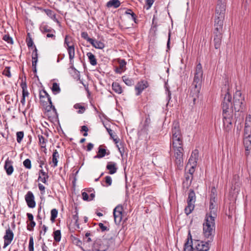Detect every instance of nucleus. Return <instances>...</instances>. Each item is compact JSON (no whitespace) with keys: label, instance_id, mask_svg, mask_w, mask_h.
Listing matches in <instances>:
<instances>
[{"label":"nucleus","instance_id":"obj_11","mask_svg":"<svg viewBox=\"0 0 251 251\" xmlns=\"http://www.w3.org/2000/svg\"><path fill=\"white\" fill-rule=\"evenodd\" d=\"M172 140L183 139L178 122L175 121L172 127Z\"/></svg>","mask_w":251,"mask_h":251},{"label":"nucleus","instance_id":"obj_36","mask_svg":"<svg viewBox=\"0 0 251 251\" xmlns=\"http://www.w3.org/2000/svg\"><path fill=\"white\" fill-rule=\"evenodd\" d=\"M51 90L54 94H57L60 92V88L59 86L56 82L53 83Z\"/></svg>","mask_w":251,"mask_h":251},{"label":"nucleus","instance_id":"obj_30","mask_svg":"<svg viewBox=\"0 0 251 251\" xmlns=\"http://www.w3.org/2000/svg\"><path fill=\"white\" fill-rule=\"evenodd\" d=\"M38 137L39 139V144L40 145L41 148L46 149L48 140L45 138L42 135L39 134L38 135Z\"/></svg>","mask_w":251,"mask_h":251},{"label":"nucleus","instance_id":"obj_44","mask_svg":"<svg viewBox=\"0 0 251 251\" xmlns=\"http://www.w3.org/2000/svg\"><path fill=\"white\" fill-rule=\"evenodd\" d=\"M24 136L23 131H18L16 133L17 141L18 143H21Z\"/></svg>","mask_w":251,"mask_h":251},{"label":"nucleus","instance_id":"obj_46","mask_svg":"<svg viewBox=\"0 0 251 251\" xmlns=\"http://www.w3.org/2000/svg\"><path fill=\"white\" fill-rule=\"evenodd\" d=\"M28 250L29 251H34V240L32 236H30L29 238Z\"/></svg>","mask_w":251,"mask_h":251},{"label":"nucleus","instance_id":"obj_31","mask_svg":"<svg viewBox=\"0 0 251 251\" xmlns=\"http://www.w3.org/2000/svg\"><path fill=\"white\" fill-rule=\"evenodd\" d=\"M87 56L89 58L90 63L93 66H95L97 64V59L95 56L90 52L87 53Z\"/></svg>","mask_w":251,"mask_h":251},{"label":"nucleus","instance_id":"obj_17","mask_svg":"<svg viewBox=\"0 0 251 251\" xmlns=\"http://www.w3.org/2000/svg\"><path fill=\"white\" fill-rule=\"evenodd\" d=\"M148 87V83L147 81L142 80L137 83L135 86L136 96H139L144 90Z\"/></svg>","mask_w":251,"mask_h":251},{"label":"nucleus","instance_id":"obj_51","mask_svg":"<svg viewBox=\"0 0 251 251\" xmlns=\"http://www.w3.org/2000/svg\"><path fill=\"white\" fill-rule=\"evenodd\" d=\"M116 146L118 149L119 152H120L122 156L125 152V149L124 147V144L122 142L120 143L119 145L116 144Z\"/></svg>","mask_w":251,"mask_h":251},{"label":"nucleus","instance_id":"obj_22","mask_svg":"<svg viewBox=\"0 0 251 251\" xmlns=\"http://www.w3.org/2000/svg\"><path fill=\"white\" fill-rule=\"evenodd\" d=\"M106 169L109 170V174L110 175L116 173L118 169L116 167V163L114 162H108Z\"/></svg>","mask_w":251,"mask_h":251},{"label":"nucleus","instance_id":"obj_21","mask_svg":"<svg viewBox=\"0 0 251 251\" xmlns=\"http://www.w3.org/2000/svg\"><path fill=\"white\" fill-rule=\"evenodd\" d=\"M244 145L246 150L245 154L248 156L251 150V136H244Z\"/></svg>","mask_w":251,"mask_h":251},{"label":"nucleus","instance_id":"obj_61","mask_svg":"<svg viewBox=\"0 0 251 251\" xmlns=\"http://www.w3.org/2000/svg\"><path fill=\"white\" fill-rule=\"evenodd\" d=\"M27 45L28 48L31 47L33 46V42L31 38L29 37L28 39L26 40Z\"/></svg>","mask_w":251,"mask_h":251},{"label":"nucleus","instance_id":"obj_52","mask_svg":"<svg viewBox=\"0 0 251 251\" xmlns=\"http://www.w3.org/2000/svg\"><path fill=\"white\" fill-rule=\"evenodd\" d=\"M51 216L50 220H55V219L57 217L58 214V211L57 209L54 208L51 210L50 212Z\"/></svg>","mask_w":251,"mask_h":251},{"label":"nucleus","instance_id":"obj_35","mask_svg":"<svg viewBox=\"0 0 251 251\" xmlns=\"http://www.w3.org/2000/svg\"><path fill=\"white\" fill-rule=\"evenodd\" d=\"M49 102L50 105L46 106V109L47 111H50L51 109H52L53 112L55 115H57V111L55 106L52 104L51 99H49Z\"/></svg>","mask_w":251,"mask_h":251},{"label":"nucleus","instance_id":"obj_18","mask_svg":"<svg viewBox=\"0 0 251 251\" xmlns=\"http://www.w3.org/2000/svg\"><path fill=\"white\" fill-rule=\"evenodd\" d=\"M251 136V116L246 118L244 128V136Z\"/></svg>","mask_w":251,"mask_h":251},{"label":"nucleus","instance_id":"obj_29","mask_svg":"<svg viewBox=\"0 0 251 251\" xmlns=\"http://www.w3.org/2000/svg\"><path fill=\"white\" fill-rule=\"evenodd\" d=\"M52 156V162L53 163V165L52 166L53 168H55L57 166L58 158L59 157V153L56 150H54Z\"/></svg>","mask_w":251,"mask_h":251},{"label":"nucleus","instance_id":"obj_49","mask_svg":"<svg viewBox=\"0 0 251 251\" xmlns=\"http://www.w3.org/2000/svg\"><path fill=\"white\" fill-rule=\"evenodd\" d=\"M30 222L27 223V229L29 231H32L33 227L35 226L36 223L34 221H29Z\"/></svg>","mask_w":251,"mask_h":251},{"label":"nucleus","instance_id":"obj_5","mask_svg":"<svg viewBox=\"0 0 251 251\" xmlns=\"http://www.w3.org/2000/svg\"><path fill=\"white\" fill-rule=\"evenodd\" d=\"M245 99L240 91H236L233 96V110L235 112H243L245 109Z\"/></svg>","mask_w":251,"mask_h":251},{"label":"nucleus","instance_id":"obj_54","mask_svg":"<svg viewBox=\"0 0 251 251\" xmlns=\"http://www.w3.org/2000/svg\"><path fill=\"white\" fill-rule=\"evenodd\" d=\"M2 39L9 44H13L12 38L9 35H4Z\"/></svg>","mask_w":251,"mask_h":251},{"label":"nucleus","instance_id":"obj_28","mask_svg":"<svg viewBox=\"0 0 251 251\" xmlns=\"http://www.w3.org/2000/svg\"><path fill=\"white\" fill-rule=\"evenodd\" d=\"M113 90L116 93L120 94L123 92V89L120 84L117 82H113L112 84Z\"/></svg>","mask_w":251,"mask_h":251},{"label":"nucleus","instance_id":"obj_19","mask_svg":"<svg viewBox=\"0 0 251 251\" xmlns=\"http://www.w3.org/2000/svg\"><path fill=\"white\" fill-rule=\"evenodd\" d=\"M4 168L8 176L12 175L14 171L13 161L9 159V158H7L5 161Z\"/></svg>","mask_w":251,"mask_h":251},{"label":"nucleus","instance_id":"obj_9","mask_svg":"<svg viewBox=\"0 0 251 251\" xmlns=\"http://www.w3.org/2000/svg\"><path fill=\"white\" fill-rule=\"evenodd\" d=\"M212 240L207 239V241L196 240L194 242L195 251H208L210 248Z\"/></svg>","mask_w":251,"mask_h":251},{"label":"nucleus","instance_id":"obj_41","mask_svg":"<svg viewBox=\"0 0 251 251\" xmlns=\"http://www.w3.org/2000/svg\"><path fill=\"white\" fill-rule=\"evenodd\" d=\"M74 44L72 42V38L69 35H66L65 38L64 40V44L67 46V48H69V46H71V45Z\"/></svg>","mask_w":251,"mask_h":251},{"label":"nucleus","instance_id":"obj_23","mask_svg":"<svg viewBox=\"0 0 251 251\" xmlns=\"http://www.w3.org/2000/svg\"><path fill=\"white\" fill-rule=\"evenodd\" d=\"M214 47L216 49H218L221 47L222 35L214 34Z\"/></svg>","mask_w":251,"mask_h":251},{"label":"nucleus","instance_id":"obj_16","mask_svg":"<svg viewBox=\"0 0 251 251\" xmlns=\"http://www.w3.org/2000/svg\"><path fill=\"white\" fill-rule=\"evenodd\" d=\"M198 156L199 152L197 150H195L192 151L191 155L188 160V165L190 164L193 169H194V167L197 165Z\"/></svg>","mask_w":251,"mask_h":251},{"label":"nucleus","instance_id":"obj_25","mask_svg":"<svg viewBox=\"0 0 251 251\" xmlns=\"http://www.w3.org/2000/svg\"><path fill=\"white\" fill-rule=\"evenodd\" d=\"M183 251H195L193 247V241H186L184 245Z\"/></svg>","mask_w":251,"mask_h":251},{"label":"nucleus","instance_id":"obj_58","mask_svg":"<svg viewBox=\"0 0 251 251\" xmlns=\"http://www.w3.org/2000/svg\"><path fill=\"white\" fill-rule=\"evenodd\" d=\"M88 131V128L86 126H81V129L80 130L81 132L84 131L83 135L84 136H87L88 135L87 132Z\"/></svg>","mask_w":251,"mask_h":251},{"label":"nucleus","instance_id":"obj_2","mask_svg":"<svg viewBox=\"0 0 251 251\" xmlns=\"http://www.w3.org/2000/svg\"><path fill=\"white\" fill-rule=\"evenodd\" d=\"M171 147L174 151L175 162L179 169L183 167V139H173L171 141Z\"/></svg>","mask_w":251,"mask_h":251},{"label":"nucleus","instance_id":"obj_33","mask_svg":"<svg viewBox=\"0 0 251 251\" xmlns=\"http://www.w3.org/2000/svg\"><path fill=\"white\" fill-rule=\"evenodd\" d=\"M123 81L126 83V85L129 86L133 85L134 83V81L132 78L127 77L126 76L122 77Z\"/></svg>","mask_w":251,"mask_h":251},{"label":"nucleus","instance_id":"obj_34","mask_svg":"<svg viewBox=\"0 0 251 251\" xmlns=\"http://www.w3.org/2000/svg\"><path fill=\"white\" fill-rule=\"evenodd\" d=\"M125 14L126 15H128L131 16V19L135 22L137 23L136 20V16L135 14L132 11V10L130 9H126Z\"/></svg>","mask_w":251,"mask_h":251},{"label":"nucleus","instance_id":"obj_57","mask_svg":"<svg viewBox=\"0 0 251 251\" xmlns=\"http://www.w3.org/2000/svg\"><path fill=\"white\" fill-rule=\"evenodd\" d=\"M73 240V242H74L77 246L80 247L82 244V241H81L78 238L74 237Z\"/></svg>","mask_w":251,"mask_h":251},{"label":"nucleus","instance_id":"obj_10","mask_svg":"<svg viewBox=\"0 0 251 251\" xmlns=\"http://www.w3.org/2000/svg\"><path fill=\"white\" fill-rule=\"evenodd\" d=\"M232 116L233 112L231 111L223 113L224 127L226 132H229L231 129Z\"/></svg>","mask_w":251,"mask_h":251},{"label":"nucleus","instance_id":"obj_12","mask_svg":"<svg viewBox=\"0 0 251 251\" xmlns=\"http://www.w3.org/2000/svg\"><path fill=\"white\" fill-rule=\"evenodd\" d=\"M14 238V233L9 227L5 232V234L3 237L4 245L3 248L4 249L7 247L12 242Z\"/></svg>","mask_w":251,"mask_h":251},{"label":"nucleus","instance_id":"obj_3","mask_svg":"<svg viewBox=\"0 0 251 251\" xmlns=\"http://www.w3.org/2000/svg\"><path fill=\"white\" fill-rule=\"evenodd\" d=\"M226 10L225 0H218L215 8L214 26H223Z\"/></svg>","mask_w":251,"mask_h":251},{"label":"nucleus","instance_id":"obj_55","mask_svg":"<svg viewBox=\"0 0 251 251\" xmlns=\"http://www.w3.org/2000/svg\"><path fill=\"white\" fill-rule=\"evenodd\" d=\"M37 162L40 164L39 167L42 168L43 167V165L45 164L46 159L44 157H39L38 158Z\"/></svg>","mask_w":251,"mask_h":251},{"label":"nucleus","instance_id":"obj_13","mask_svg":"<svg viewBox=\"0 0 251 251\" xmlns=\"http://www.w3.org/2000/svg\"><path fill=\"white\" fill-rule=\"evenodd\" d=\"M40 30L43 33H47V37L51 38L53 40L55 39V31L50 27L47 25H42L40 27Z\"/></svg>","mask_w":251,"mask_h":251},{"label":"nucleus","instance_id":"obj_32","mask_svg":"<svg viewBox=\"0 0 251 251\" xmlns=\"http://www.w3.org/2000/svg\"><path fill=\"white\" fill-rule=\"evenodd\" d=\"M21 86L22 89V97H27L29 95V93L27 89V85L26 82H22L21 84Z\"/></svg>","mask_w":251,"mask_h":251},{"label":"nucleus","instance_id":"obj_26","mask_svg":"<svg viewBox=\"0 0 251 251\" xmlns=\"http://www.w3.org/2000/svg\"><path fill=\"white\" fill-rule=\"evenodd\" d=\"M90 43L96 49H102L104 48V44L102 42L97 41L94 39Z\"/></svg>","mask_w":251,"mask_h":251},{"label":"nucleus","instance_id":"obj_45","mask_svg":"<svg viewBox=\"0 0 251 251\" xmlns=\"http://www.w3.org/2000/svg\"><path fill=\"white\" fill-rule=\"evenodd\" d=\"M23 165L26 169H30L31 168V162L29 159H26L24 160Z\"/></svg>","mask_w":251,"mask_h":251},{"label":"nucleus","instance_id":"obj_63","mask_svg":"<svg viewBox=\"0 0 251 251\" xmlns=\"http://www.w3.org/2000/svg\"><path fill=\"white\" fill-rule=\"evenodd\" d=\"M82 199L83 200L88 201L89 200L88 195L86 192H82Z\"/></svg>","mask_w":251,"mask_h":251},{"label":"nucleus","instance_id":"obj_40","mask_svg":"<svg viewBox=\"0 0 251 251\" xmlns=\"http://www.w3.org/2000/svg\"><path fill=\"white\" fill-rule=\"evenodd\" d=\"M217 191L216 188L214 187H212L211 190V194L210 196V200L217 201Z\"/></svg>","mask_w":251,"mask_h":251},{"label":"nucleus","instance_id":"obj_50","mask_svg":"<svg viewBox=\"0 0 251 251\" xmlns=\"http://www.w3.org/2000/svg\"><path fill=\"white\" fill-rule=\"evenodd\" d=\"M10 67H6L4 70L3 71L2 74L8 77H11V75L10 73Z\"/></svg>","mask_w":251,"mask_h":251},{"label":"nucleus","instance_id":"obj_14","mask_svg":"<svg viewBox=\"0 0 251 251\" xmlns=\"http://www.w3.org/2000/svg\"><path fill=\"white\" fill-rule=\"evenodd\" d=\"M25 200L28 206L30 208H34L36 202L34 200V196L31 191H28L25 196Z\"/></svg>","mask_w":251,"mask_h":251},{"label":"nucleus","instance_id":"obj_39","mask_svg":"<svg viewBox=\"0 0 251 251\" xmlns=\"http://www.w3.org/2000/svg\"><path fill=\"white\" fill-rule=\"evenodd\" d=\"M54 240L56 242H59L61 238V231L60 230H57L53 232Z\"/></svg>","mask_w":251,"mask_h":251},{"label":"nucleus","instance_id":"obj_8","mask_svg":"<svg viewBox=\"0 0 251 251\" xmlns=\"http://www.w3.org/2000/svg\"><path fill=\"white\" fill-rule=\"evenodd\" d=\"M196 201V195L194 191L191 189L188 194L187 200V206L185 208V212L187 215L192 212L194 208V203Z\"/></svg>","mask_w":251,"mask_h":251},{"label":"nucleus","instance_id":"obj_7","mask_svg":"<svg viewBox=\"0 0 251 251\" xmlns=\"http://www.w3.org/2000/svg\"><path fill=\"white\" fill-rule=\"evenodd\" d=\"M218 204L217 201L210 200L209 211L207 213L205 220H215L217 217Z\"/></svg>","mask_w":251,"mask_h":251},{"label":"nucleus","instance_id":"obj_24","mask_svg":"<svg viewBox=\"0 0 251 251\" xmlns=\"http://www.w3.org/2000/svg\"><path fill=\"white\" fill-rule=\"evenodd\" d=\"M102 146H100L99 147L98 152L97 155L94 156L95 158H101L103 157L106 154H109L110 152L108 151V153L106 152V150L105 149L101 148Z\"/></svg>","mask_w":251,"mask_h":251},{"label":"nucleus","instance_id":"obj_47","mask_svg":"<svg viewBox=\"0 0 251 251\" xmlns=\"http://www.w3.org/2000/svg\"><path fill=\"white\" fill-rule=\"evenodd\" d=\"M81 36L84 39L87 40L88 42L90 43L91 41H93V39L89 37L87 32H82L81 33Z\"/></svg>","mask_w":251,"mask_h":251},{"label":"nucleus","instance_id":"obj_37","mask_svg":"<svg viewBox=\"0 0 251 251\" xmlns=\"http://www.w3.org/2000/svg\"><path fill=\"white\" fill-rule=\"evenodd\" d=\"M74 107L76 109H79L77 113L79 114H82L84 112L86 109L84 106H82L79 103H76L74 105Z\"/></svg>","mask_w":251,"mask_h":251},{"label":"nucleus","instance_id":"obj_6","mask_svg":"<svg viewBox=\"0 0 251 251\" xmlns=\"http://www.w3.org/2000/svg\"><path fill=\"white\" fill-rule=\"evenodd\" d=\"M232 96L229 94L228 90L226 92L222 102V108L223 112H233L232 102H231Z\"/></svg>","mask_w":251,"mask_h":251},{"label":"nucleus","instance_id":"obj_53","mask_svg":"<svg viewBox=\"0 0 251 251\" xmlns=\"http://www.w3.org/2000/svg\"><path fill=\"white\" fill-rule=\"evenodd\" d=\"M49 177V176L48 175L46 176H39V177H38V180L41 181V182H42L44 184H48V183L47 182V180L48 179Z\"/></svg>","mask_w":251,"mask_h":251},{"label":"nucleus","instance_id":"obj_27","mask_svg":"<svg viewBox=\"0 0 251 251\" xmlns=\"http://www.w3.org/2000/svg\"><path fill=\"white\" fill-rule=\"evenodd\" d=\"M121 2L119 0H110L107 2L106 6L108 7H114L117 8L120 6Z\"/></svg>","mask_w":251,"mask_h":251},{"label":"nucleus","instance_id":"obj_60","mask_svg":"<svg viewBox=\"0 0 251 251\" xmlns=\"http://www.w3.org/2000/svg\"><path fill=\"white\" fill-rule=\"evenodd\" d=\"M154 2V0H146V4L148 6L147 9H149Z\"/></svg>","mask_w":251,"mask_h":251},{"label":"nucleus","instance_id":"obj_4","mask_svg":"<svg viewBox=\"0 0 251 251\" xmlns=\"http://www.w3.org/2000/svg\"><path fill=\"white\" fill-rule=\"evenodd\" d=\"M202 225L203 236L207 239L213 241L215 233V221H205Z\"/></svg>","mask_w":251,"mask_h":251},{"label":"nucleus","instance_id":"obj_56","mask_svg":"<svg viewBox=\"0 0 251 251\" xmlns=\"http://www.w3.org/2000/svg\"><path fill=\"white\" fill-rule=\"evenodd\" d=\"M112 178L111 176H107L105 177V182L106 183V186H110L112 184Z\"/></svg>","mask_w":251,"mask_h":251},{"label":"nucleus","instance_id":"obj_38","mask_svg":"<svg viewBox=\"0 0 251 251\" xmlns=\"http://www.w3.org/2000/svg\"><path fill=\"white\" fill-rule=\"evenodd\" d=\"M39 97H40L41 101H42V98H47L48 101H49V99H51V98L50 97V95L48 94V93L47 92V91L45 90H43L42 91H40Z\"/></svg>","mask_w":251,"mask_h":251},{"label":"nucleus","instance_id":"obj_20","mask_svg":"<svg viewBox=\"0 0 251 251\" xmlns=\"http://www.w3.org/2000/svg\"><path fill=\"white\" fill-rule=\"evenodd\" d=\"M123 212V207L122 205H117L113 210V216L114 220L119 219L122 220V215Z\"/></svg>","mask_w":251,"mask_h":251},{"label":"nucleus","instance_id":"obj_48","mask_svg":"<svg viewBox=\"0 0 251 251\" xmlns=\"http://www.w3.org/2000/svg\"><path fill=\"white\" fill-rule=\"evenodd\" d=\"M119 69L122 70V71H124L125 68H126V62L124 59H120L119 61Z\"/></svg>","mask_w":251,"mask_h":251},{"label":"nucleus","instance_id":"obj_42","mask_svg":"<svg viewBox=\"0 0 251 251\" xmlns=\"http://www.w3.org/2000/svg\"><path fill=\"white\" fill-rule=\"evenodd\" d=\"M214 34L222 35L223 26H214Z\"/></svg>","mask_w":251,"mask_h":251},{"label":"nucleus","instance_id":"obj_43","mask_svg":"<svg viewBox=\"0 0 251 251\" xmlns=\"http://www.w3.org/2000/svg\"><path fill=\"white\" fill-rule=\"evenodd\" d=\"M91 235V234L89 232H87L83 238V242L86 243L91 242L92 241L90 237Z\"/></svg>","mask_w":251,"mask_h":251},{"label":"nucleus","instance_id":"obj_62","mask_svg":"<svg viewBox=\"0 0 251 251\" xmlns=\"http://www.w3.org/2000/svg\"><path fill=\"white\" fill-rule=\"evenodd\" d=\"M99 225L100 228V229L102 231H104L105 230H109V228H108V227L107 226H104L103 224L102 223H100L99 224Z\"/></svg>","mask_w":251,"mask_h":251},{"label":"nucleus","instance_id":"obj_15","mask_svg":"<svg viewBox=\"0 0 251 251\" xmlns=\"http://www.w3.org/2000/svg\"><path fill=\"white\" fill-rule=\"evenodd\" d=\"M67 51L69 54L70 68L73 70H75L74 66V59L75 55V49L74 44L71 46H69V48H67Z\"/></svg>","mask_w":251,"mask_h":251},{"label":"nucleus","instance_id":"obj_1","mask_svg":"<svg viewBox=\"0 0 251 251\" xmlns=\"http://www.w3.org/2000/svg\"><path fill=\"white\" fill-rule=\"evenodd\" d=\"M203 79V70L201 64L199 63L195 70L190 92V95L193 98V100L194 102L199 98Z\"/></svg>","mask_w":251,"mask_h":251},{"label":"nucleus","instance_id":"obj_59","mask_svg":"<svg viewBox=\"0 0 251 251\" xmlns=\"http://www.w3.org/2000/svg\"><path fill=\"white\" fill-rule=\"evenodd\" d=\"M46 14L49 16L50 18V17H52L54 16V12L52 11L51 10L47 9L44 10Z\"/></svg>","mask_w":251,"mask_h":251},{"label":"nucleus","instance_id":"obj_64","mask_svg":"<svg viewBox=\"0 0 251 251\" xmlns=\"http://www.w3.org/2000/svg\"><path fill=\"white\" fill-rule=\"evenodd\" d=\"M38 188L39 190L42 192L41 193L43 194L45 193V187L41 183L38 184Z\"/></svg>","mask_w":251,"mask_h":251}]
</instances>
